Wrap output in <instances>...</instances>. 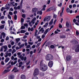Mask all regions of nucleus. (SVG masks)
<instances>
[{"label":"nucleus","instance_id":"e2e57ef3","mask_svg":"<svg viewBox=\"0 0 79 79\" xmlns=\"http://www.w3.org/2000/svg\"><path fill=\"white\" fill-rule=\"evenodd\" d=\"M51 10H54V7H51L50 8Z\"/></svg>","mask_w":79,"mask_h":79},{"label":"nucleus","instance_id":"412c9836","mask_svg":"<svg viewBox=\"0 0 79 79\" xmlns=\"http://www.w3.org/2000/svg\"><path fill=\"white\" fill-rule=\"evenodd\" d=\"M37 14H40V15H42V10L41 11H39L37 12Z\"/></svg>","mask_w":79,"mask_h":79},{"label":"nucleus","instance_id":"b1692460","mask_svg":"<svg viewBox=\"0 0 79 79\" xmlns=\"http://www.w3.org/2000/svg\"><path fill=\"white\" fill-rule=\"evenodd\" d=\"M14 78V75H10L9 77L10 79H13Z\"/></svg>","mask_w":79,"mask_h":79},{"label":"nucleus","instance_id":"4d7b16f0","mask_svg":"<svg viewBox=\"0 0 79 79\" xmlns=\"http://www.w3.org/2000/svg\"><path fill=\"white\" fill-rule=\"evenodd\" d=\"M2 24H5V21H1Z\"/></svg>","mask_w":79,"mask_h":79},{"label":"nucleus","instance_id":"bf43d9fd","mask_svg":"<svg viewBox=\"0 0 79 79\" xmlns=\"http://www.w3.org/2000/svg\"><path fill=\"white\" fill-rule=\"evenodd\" d=\"M30 63V61H29L28 62L26 63V65L27 66Z\"/></svg>","mask_w":79,"mask_h":79},{"label":"nucleus","instance_id":"4c0bfd02","mask_svg":"<svg viewBox=\"0 0 79 79\" xmlns=\"http://www.w3.org/2000/svg\"><path fill=\"white\" fill-rule=\"evenodd\" d=\"M16 66H18V67H20L21 66H22V65H20L19 64H16Z\"/></svg>","mask_w":79,"mask_h":79},{"label":"nucleus","instance_id":"393cba45","mask_svg":"<svg viewBox=\"0 0 79 79\" xmlns=\"http://www.w3.org/2000/svg\"><path fill=\"white\" fill-rule=\"evenodd\" d=\"M50 47L51 48H52V49H53L55 48V46H54V45H52L50 46Z\"/></svg>","mask_w":79,"mask_h":79},{"label":"nucleus","instance_id":"338daca9","mask_svg":"<svg viewBox=\"0 0 79 79\" xmlns=\"http://www.w3.org/2000/svg\"><path fill=\"white\" fill-rule=\"evenodd\" d=\"M6 39V40H9V37H8V36H7Z\"/></svg>","mask_w":79,"mask_h":79},{"label":"nucleus","instance_id":"7c9ffc66","mask_svg":"<svg viewBox=\"0 0 79 79\" xmlns=\"http://www.w3.org/2000/svg\"><path fill=\"white\" fill-rule=\"evenodd\" d=\"M53 19H52L50 22L49 23L50 25H52V24H53Z\"/></svg>","mask_w":79,"mask_h":79},{"label":"nucleus","instance_id":"4be33fe9","mask_svg":"<svg viewBox=\"0 0 79 79\" xmlns=\"http://www.w3.org/2000/svg\"><path fill=\"white\" fill-rule=\"evenodd\" d=\"M60 38L61 39H64V38H66V36L64 35H62L60 36Z\"/></svg>","mask_w":79,"mask_h":79},{"label":"nucleus","instance_id":"c85d7f7f","mask_svg":"<svg viewBox=\"0 0 79 79\" xmlns=\"http://www.w3.org/2000/svg\"><path fill=\"white\" fill-rule=\"evenodd\" d=\"M70 10H69V8H67L66 9V11L67 13H69V11H70Z\"/></svg>","mask_w":79,"mask_h":79},{"label":"nucleus","instance_id":"bb28decb","mask_svg":"<svg viewBox=\"0 0 79 79\" xmlns=\"http://www.w3.org/2000/svg\"><path fill=\"white\" fill-rule=\"evenodd\" d=\"M24 46V44H21L19 46V48H22V47H23Z\"/></svg>","mask_w":79,"mask_h":79},{"label":"nucleus","instance_id":"052dcab7","mask_svg":"<svg viewBox=\"0 0 79 79\" xmlns=\"http://www.w3.org/2000/svg\"><path fill=\"white\" fill-rule=\"evenodd\" d=\"M22 41H23V42H27V40H24V39H22Z\"/></svg>","mask_w":79,"mask_h":79},{"label":"nucleus","instance_id":"a878e982","mask_svg":"<svg viewBox=\"0 0 79 79\" xmlns=\"http://www.w3.org/2000/svg\"><path fill=\"white\" fill-rule=\"evenodd\" d=\"M16 52V50H15V49H14L12 51V52L11 53H12V54H13V53H15V52Z\"/></svg>","mask_w":79,"mask_h":79},{"label":"nucleus","instance_id":"ddd939ff","mask_svg":"<svg viewBox=\"0 0 79 79\" xmlns=\"http://www.w3.org/2000/svg\"><path fill=\"white\" fill-rule=\"evenodd\" d=\"M17 70V68L16 67H15L12 70L11 72H13L14 71L15 73H16V72H17V71H16Z\"/></svg>","mask_w":79,"mask_h":79},{"label":"nucleus","instance_id":"13d9d810","mask_svg":"<svg viewBox=\"0 0 79 79\" xmlns=\"http://www.w3.org/2000/svg\"><path fill=\"white\" fill-rule=\"evenodd\" d=\"M8 54V56H11V52H10Z\"/></svg>","mask_w":79,"mask_h":79},{"label":"nucleus","instance_id":"f03ea898","mask_svg":"<svg viewBox=\"0 0 79 79\" xmlns=\"http://www.w3.org/2000/svg\"><path fill=\"white\" fill-rule=\"evenodd\" d=\"M53 59V56L50 54H48L46 56V60L47 61L52 60Z\"/></svg>","mask_w":79,"mask_h":79},{"label":"nucleus","instance_id":"9b49d317","mask_svg":"<svg viewBox=\"0 0 79 79\" xmlns=\"http://www.w3.org/2000/svg\"><path fill=\"white\" fill-rule=\"evenodd\" d=\"M46 18L47 21H49V20H50V19H51V16H48Z\"/></svg>","mask_w":79,"mask_h":79},{"label":"nucleus","instance_id":"6e6552de","mask_svg":"<svg viewBox=\"0 0 79 79\" xmlns=\"http://www.w3.org/2000/svg\"><path fill=\"white\" fill-rule=\"evenodd\" d=\"M75 52H79V45H77L75 49Z\"/></svg>","mask_w":79,"mask_h":79},{"label":"nucleus","instance_id":"5701e85b","mask_svg":"<svg viewBox=\"0 0 79 79\" xmlns=\"http://www.w3.org/2000/svg\"><path fill=\"white\" fill-rule=\"evenodd\" d=\"M26 32V31L24 30H22L20 31V32L21 33H23V34L24 33H25Z\"/></svg>","mask_w":79,"mask_h":79},{"label":"nucleus","instance_id":"aec40b11","mask_svg":"<svg viewBox=\"0 0 79 79\" xmlns=\"http://www.w3.org/2000/svg\"><path fill=\"white\" fill-rule=\"evenodd\" d=\"M48 30H49V28H48V29H46L44 32V34H47V32H48Z\"/></svg>","mask_w":79,"mask_h":79},{"label":"nucleus","instance_id":"79ce46f5","mask_svg":"<svg viewBox=\"0 0 79 79\" xmlns=\"http://www.w3.org/2000/svg\"><path fill=\"white\" fill-rule=\"evenodd\" d=\"M35 20H36V18H34L32 19L31 21H32V22H33V21H35Z\"/></svg>","mask_w":79,"mask_h":79},{"label":"nucleus","instance_id":"ea45409f","mask_svg":"<svg viewBox=\"0 0 79 79\" xmlns=\"http://www.w3.org/2000/svg\"><path fill=\"white\" fill-rule=\"evenodd\" d=\"M20 9V6H19L16 8V10H19Z\"/></svg>","mask_w":79,"mask_h":79},{"label":"nucleus","instance_id":"69168bd1","mask_svg":"<svg viewBox=\"0 0 79 79\" xmlns=\"http://www.w3.org/2000/svg\"><path fill=\"white\" fill-rule=\"evenodd\" d=\"M0 56H3V52L1 53Z\"/></svg>","mask_w":79,"mask_h":79},{"label":"nucleus","instance_id":"774afa93","mask_svg":"<svg viewBox=\"0 0 79 79\" xmlns=\"http://www.w3.org/2000/svg\"><path fill=\"white\" fill-rule=\"evenodd\" d=\"M10 11H13V8H10V10H9Z\"/></svg>","mask_w":79,"mask_h":79},{"label":"nucleus","instance_id":"de8ad7c7","mask_svg":"<svg viewBox=\"0 0 79 79\" xmlns=\"http://www.w3.org/2000/svg\"><path fill=\"white\" fill-rule=\"evenodd\" d=\"M22 16L23 18H24L26 17V15H25V14H23L22 15Z\"/></svg>","mask_w":79,"mask_h":79},{"label":"nucleus","instance_id":"3c124183","mask_svg":"<svg viewBox=\"0 0 79 79\" xmlns=\"http://www.w3.org/2000/svg\"><path fill=\"white\" fill-rule=\"evenodd\" d=\"M16 40L17 42H19L20 40V39L19 38H17L16 39Z\"/></svg>","mask_w":79,"mask_h":79},{"label":"nucleus","instance_id":"0eeeda50","mask_svg":"<svg viewBox=\"0 0 79 79\" xmlns=\"http://www.w3.org/2000/svg\"><path fill=\"white\" fill-rule=\"evenodd\" d=\"M53 61H50L49 62V63H48V66L50 67V68H52V66H53Z\"/></svg>","mask_w":79,"mask_h":79},{"label":"nucleus","instance_id":"a18cd8bd","mask_svg":"<svg viewBox=\"0 0 79 79\" xmlns=\"http://www.w3.org/2000/svg\"><path fill=\"white\" fill-rule=\"evenodd\" d=\"M45 37V35L43 34L42 36V39H44V38Z\"/></svg>","mask_w":79,"mask_h":79},{"label":"nucleus","instance_id":"39448f33","mask_svg":"<svg viewBox=\"0 0 79 79\" xmlns=\"http://www.w3.org/2000/svg\"><path fill=\"white\" fill-rule=\"evenodd\" d=\"M72 59V56L70 55H68L66 56V60L67 61H69Z\"/></svg>","mask_w":79,"mask_h":79},{"label":"nucleus","instance_id":"2f4dec72","mask_svg":"<svg viewBox=\"0 0 79 79\" xmlns=\"http://www.w3.org/2000/svg\"><path fill=\"white\" fill-rule=\"evenodd\" d=\"M30 47H31V45H30V44H29L27 46L26 48H29Z\"/></svg>","mask_w":79,"mask_h":79},{"label":"nucleus","instance_id":"6e6d98bb","mask_svg":"<svg viewBox=\"0 0 79 79\" xmlns=\"http://www.w3.org/2000/svg\"><path fill=\"white\" fill-rule=\"evenodd\" d=\"M17 13H18V11H17L15 10V11L14 12V14L15 15V14H17Z\"/></svg>","mask_w":79,"mask_h":79},{"label":"nucleus","instance_id":"1a4fd4ad","mask_svg":"<svg viewBox=\"0 0 79 79\" xmlns=\"http://www.w3.org/2000/svg\"><path fill=\"white\" fill-rule=\"evenodd\" d=\"M26 76L24 75H22L20 76L21 79H26Z\"/></svg>","mask_w":79,"mask_h":79},{"label":"nucleus","instance_id":"f704fd0d","mask_svg":"<svg viewBox=\"0 0 79 79\" xmlns=\"http://www.w3.org/2000/svg\"><path fill=\"white\" fill-rule=\"evenodd\" d=\"M54 18H55L56 19L57 17V15H56V14H54L53 15Z\"/></svg>","mask_w":79,"mask_h":79},{"label":"nucleus","instance_id":"7ed1b4c3","mask_svg":"<svg viewBox=\"0 0 79 79\" xmlns=\"http://www.w3.org/2000/svg\"><path fill=\"white\" fill-rule=\"evenodd\" d=\"M7 48H8V47L6 45L2 46L1 48V52H3L4 50V52H5L7 50Z\"/></svg>","mask_w":79,"mask_h":79},{"label":"nucleus","instance_id":"a19ab883","mask_svg":"<svg viewBox=\"0 0 79 79\" xmlns=\"http://www.w3.org/2000/svg\"><path fill=\"white\" fill-rule=\"evenodd\" d=\"M41 43H39L38 44H37V45L36 46V47H38L40 45Z\"/></svg>","mask_w":79,"mask_h":79},{"label":"nucleus","instance_id":"c756f323","mask_svg":"<svg viewBox=\"0 0 79 79\" xmlns=\"http://www.w3.org/2000/svg\"><path fill=\"white\" fill-rule=\"evenodd\" d=\"M7 17L8 18H9V19H11V16L10 15H9V14L8 15Z\"/></svg>","mask_w":79,"mask_h":79},{"label":"nucleus","instance_id":"423d86ee","mask_svg":"<svg viewBox=\"0 0 79 79\" xmlns=\"http://www.w3.org/2000/svg\"><path fill=\"white\" fill-rule=\"evenodd\" d=\"M19 57L20 58V59L22 61H23V60H24V61H26V60H27V57L26 56L24 57V56H23L22 55H20L19 56Z\"/></svg>","mask_w":79,"mask_h":79},{"label":"nucleus","instance_id":"dca6fc26","mask_svg":"<svg viewBox=\"0 0 79 79\" xmlns=\"http://www.w3.org/2000/svg\"><path fill=\"white\" fill-rule=\"evenodd\" d=\"M64 7H63L62 9V12L60 13V16H62V13H63V11H64Z\"/></svg>","mask_w":79,"mask_h":79},{"label":"nucleus","instance_id":"473e14b6","mask_svg":"<svg viewBox=\"0 0 79 79\" xmlns=\"http://www.w3.org/2000/svg\"><path fill=\"white\" fill-rule=\"evenodd\" d=\"M29 24L31 26V27H32V22H30L29 23Z\"/></svg>","mask_w":79,"mask_h":79},{"label":"nucleus","instance_id":"603ef678","mask_svg":"<svg viewBox=\"0 0 79 79\" xmlns=\"http://www.w3.org/2000/svg\"><path fill=\"white\" fill-rule=\"evenodd\" d=\"M58 6H60V7H61V6H62V3H60V4H58Z\"/></svg>","mask_w":79,"mask_h":79},{"label":"nucleus","instance_id":"864d4df0","mask_svg":"<svg viewBox=\"0 0 79 79\" xmlns=\"http://www.w3.org/2000/svg\"><path fill=\"white\" fill-rule=\"evenodd\" d=\"M21 23H23V22H24V19L23 18H21Z\"/></svg>","mask_w":79,"mask_h":79},{"label":"nucleus","instance_id":"680f3d73","mask_svg":"<svg viewBox=\"0 0 79 79\" xmlns=\"http://www.w3.org/2000/svg\"><path fill=\"white\" fill-rule=\"evenodd\" d=\"M8 22L9 24V26L10 27V20H8Z\"/></svg>","mask_w":79,"mask_h":79},{"label":"nucleus","instance_id":"2eb2a0df","mask_svg":"<svg viewBox=\"0 0 79 79\" xmlns=\"http://www.w3.org/2000/svg\"><path fill=\"white\" fill-rule=\"evenodd\" d=\"M16 63H17V61L16 60L14 62L12 61L11 63V64L12 65H15V64Z\"/></svg>","mask_w":79,"mask_h":79},{"label":"nucleus","instance_id":"f8f14e48","mask_svg":"<svg viewBox=\"0 0 79 79\" xmlns=\"http://www.w3.org/2000/svg\"><path fill=\"white\" fill-rule=\"evenodd\" d=\"M37 11V9L36 8H34L32 9V11L33 13H34V12H36V11Z\"/></svg>","mask_w":79,"mask_h":79},{"label":"nucleus","instance_id":"09e8293b","mask_svg":"<svg viewBox=\"0 0 79 79\" xmlns=\"http://www.w3.org/2000/svg\"><path fill=\"white\" fill-rule=\"evenodd\" d=\"M5 18V17H4V16H2L1 17H0V19H4V18Z\"/></svg>","mask_w":79,"mask_h":79},{"label":"nucleus","instance_id":"f3484780","mask_svg":"<svg viewBox=\"0 0 79 79\" xmlns=\"http://www.w3.org/2000/svg\"><path fill=\"white\" fill-rule=\"evenodd\" d=\"M44 30L43 28H42L39 31V32H41L42 33L44 32Z\"/></svg>","mask_w":79,"mask_h":79},{"label":"nucleus","instance_id":"c03bdc74","mask_svg":"<svg viewBox=\"0 0 79 79\" xmlns=\"http://www.w3.org/2000/svg\"><path fill=\"white\" fill-rule=\"evenodd\" d=\"M36 31L35 32V35H37V32H38V31L37 30H35Z\"/></svg>","mask_w":79,"mask_h":79},{"label":"nucleus","instance_id":"cd10ccee","mask_svg":"<svg viewBox=\"0 0 79 79\" xmlns=\"http://www.w3.org/2000/svg\"><path fill=\"white\" fill-rule=\"evenodd\" d=\"M3 28H4V26L2 25L0 26V29H3Z\"/></svg>","mask_w":79,"mask_h":79},{"label":"nucleus","instance_id":"49530a36","mask_svg":"<svg viewBox=\"0 0 79 79\" xmlns=\"http://www.w3.org/2000/svg\"><path fill=\"white\" fill-rule=\"evenodd\" d=\"M8 53H6V55L5 56L6 58L7 57H8Z\"/></svg>","mask_w":79,"mask_h":79},{"label":"nucleus","instance_id":"4468645a","mask_svg":"<svg viewBox=\"0 0 79 79\" xmlns=\"http://www.w3.org/2000/svg\"><path fill=\"white\" fill-rule=\"evenodd\" d=\"M2 35L3 36V38H5V37H6V36L5 35H6V34L4 32H3L1 33Z\"/></svg>","mask_w":79,"mask_h":79},{"label":"nucleus","instance_id":"e433bc0d","mask_svg":"<svg viewBox=\"0 0 79 79\" xmlns=\"http://www.w3.org/2000/svg\"><path fill=\"white\" fill-rule=\"evenodd\" d=\"M25 27L23 26H22L21 27V29H25Z\"/></svg>","mask_w":79,"mask_h":79},{"label":"nucleus","instance_id":"9d476101","mask_svg":"<svg viewBox=\"0 0 79 79\" xmlns=\"http://www.w3.org/2000/svg\"><path fill=\"white\" fill-rule=\"evenodd\" d=\"M10 70L9 69H7L5 70L3 72L4 74H5V73H8V72H10Z\"/></svg>","mask_w":79,"mask_h":79},{"label":"nucleus","instance_id":"72a5a7b5","mask_svg":"<svg viewBox=\"0 0 79 79\" xmlns=\"http://www.w3.org/2000/svg\"><path fill=\"white\" fill-rule=\"evenodd\" d=\"M47 26H48V23H46L44 26V27H47Z\"/></svg>","mask_w":79,"mask_h":79},{"label":"nucleus","instance_id":"20e7f679","mask_svg":"<svg viewBox=\"0 0 79 79\" xmlns=\"http://www.w3.org/2000/svg\"><path fill=\"white\" fill-rule=\"evenodd\" d=\"M39 74V70L38 69H35L34 73L33 75L35 76H38Z\"/></svg>","mask_w":79,"mask_h":79},{"label":"nucleus","instance_id":"f257e3e1","mask_svg":"<svg viewBox=\"0 0 79 79\" xmlns=\"http://www.w3.org/2000/svg\"><path fill=\"white\" fill-rule=\"evenodd\" d=\"M40 70H41L42 71L45 72L47 71V69H48V67L47 65L44 64L43 62L41 61L40 63Z\"/></svg>","mask_w":79,"mask_h":79},{"label":"nucleus","instance_id":"0e129e2a","mask_svg":"<svg viewBox=\"0 0 79 79\" xmlns=\"http://www.w3.org/2000/svg\"><path fill=\"white\" fill-rule=\"evenodd\" d=\"M24 26H25L26 27H27V26H28L27 23H25V24H24Z\"/></svg>","mask_w":79,"mask_h":79},{"label":"nucleus","instance_id":"5fc2aeb1","mask_svg":"<svg viewBox=\"0 0 79 79\" xmlns=\"http://www.w3.org/2000/svg\"><path fill=\"white\" fill-rule=\"evenodd\" d=\"M11 44L12 45H13L15 44V42L14 41H12L11 43Z\"/></svg>","mask_w":79,"mask_h":79},{"label":"nucleus","instance_id":"6ab92c4d","mask_svg":"<svg viewBox=\"0 0 79 79\" xmlns=\"http://www.w3.org/2000/svg\"><path fill=\"white\" fill-rule=\"evenodd\" d=\"M10 60V58L8 57H7V58H6L5 61L6 63H7Z\"/></svg>","mask_w":79,"mask_h":79},{"label":"nucleus","instance_id":"58836bf2","mask_svg":"<svg viewBox=\"0 0 79 79\" xmlns=\"http://www.w3.org/2000/svg\"><path fill=\"white\" fill-rule=\"evenodd\" d=\"M32 79H38V77L37 76L34 77H33Z\"/></svg>","mask_w":79,"mask_h":79},{"label":"nucleus","instance_id":"c9c22d12","mask_svg":"<svg viewBox=\"0 0 79 79\" xmlns=\"http://www.w3.org/2000/svg\"><path fill=\"white\" fill-rule=\"evenodd\" d=\"M14 19L15 20H16L17 19V15H15L14 16Z\"/></svg>","mask_w":79,"mask_h":79},{"label":"nucleus","instance_id":"a211bd4d","mask_svg":"<svg viewBox=\"0 0 79 79\" xmlns=\"http://www.w3.org/2000/svg\"><path fill=\"white\" fill-rule=\"evenodd\" d=\"M66 25L67 27H69V23L68 22H66Z\"/></svg>","mask_w":79,"mask_h":79},{"label":"nucleus","instance_id":"8fccbe9b","mask_svg":"<svg viewBox=\"0 0 79 79\" xmlns=\"http://www.w3.org/2000/svg\"><path fill=\"white\" fill-rule=\"evenodd\" d=\"M9 14L10 15H13V13H12V12H11V11H10L9 12Z\"/></svg>","mask_w":79,"mask_h":79},{"label":"nucleus","instance_id":"37998d69","mask_svg":"<svg viewBox=\"0 0 79 79\" xmlns=\"http://www.w3.org/2000/svg\"><path fill=\"white\" fill-rule=\"evenodd\" d=\"M28 44H29L30 45H33V42H28Z\"/></svg>","mask_w":79,"mask_h":79}]
</instances>
